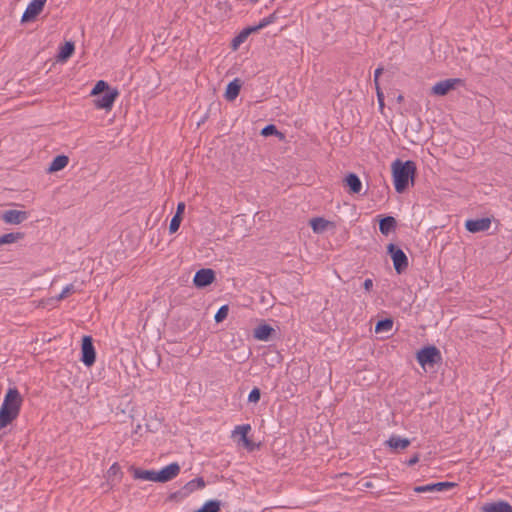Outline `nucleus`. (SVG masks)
I'll list each match as a JSON object with an SVG mask.
<instances>
[{"label": "nucleus", "mask_w": 512, "mask_h": 512, "mask_svg": "<svg viewBox=\"0 0 512 512\" xmlns=\"http://www.w3.org/2000/svg\"><path fill=\"white\" fill-rule=\"evenodd\" d=\"M112 90L108 83L104 80H99L91 91L92 96H98L100 94L106 93L107 91Z\"/></svg>", "instance_id": "obj_29"}, {"label": "nucleus", "mask_w": 512, "mask_h": 512, "mask_svg": "<svg viewBox=\"0 0 512 512\" xmlns=\"http://www.w3.org/2000/svg\"><path fill=\"white\" fill-rule=\"evenodd\" d=\"M329 224L330 222L322 217H315L310 220V226L315 233H321L325 231Z\"/></svg>", "instance_id": "obj_25"}, {"label": "nucleus", "mask_w": 512, "mask_h": 512, "mask_svg": "<svg viewBox=\"0 0 512 512\" xmlns=\"http://www.w3.org/2000/svg\"><path fill=\"white\" fill-rule=\"evenodd\" d=\"M241 441L248 450L252 451L254 449L255 444L248 437Z\"/></svg>", "instance_id": "obj_42"}, {"label": "nucleus", "mask_w": 512, "mask_h": 512, "mask_svg": "<svg viewBox=\"0 0 512 512\" xmlns=\"http://www.w3.org/2000/svg\"><path fill=\"white\" fill-rule=\"evenodd\" d=\"M221 505L222 503L219 500H208L202 505V507H200L195 512H220Z\"/></svg>", "instance_id": "obj_24"}, {"label": "nucleus", "mask_w": 512, "mask_h": 512, "mask_svg": "<svg viewBox=\"0 0 512 512\" xmlns=\"http://www.w3.org/2000/svg\"><path fill=\"white\" fill-rule=\"evenodd\" d=\"M383 72V68H377L374 72V83H375V86H379V76L382 74Z\"/></svg>", "instance_id": "obj_43"}, {"label": "nucleus", "mask_w": 512, "mask_h": 512, "mask_svg": "<svg viewBox=\"0 0 512 512\" xmlns=\"http://www.w3.org/2000/svg\"><path fill=\"white\" fill-rule=\"evenodd\" d=\"M363 487H364V488H372V487H373V483H372V482H370V481H367V482H365V483L363 484Z\"/></svg>", "instance_id": "obj_45"}, {"label": "nucleus", "mask_w": 512, "mask_h": 512, "mask_svg": "<svg viewBox=\"0 0 512 512\" xmlns=\"http://www.w3.org/2000/svg\"><path fill=\"white\" fill-rule=\"evenodd\" d=\"M81 361L87 367H91L96 361V351L93 345V338L85 335L81 344Z\"/></svg>", "instance_id": "obj_5"}, {"label": "nucleus", "mask_w": 512, "mask_h": 512, "mask_svg": "<svg viewBox=\"0 0 512 512\" xmlns=\"http://www.w3.org/2000/svg\"><path fill=\"white\" fill-rule=\"evenodd\" d=\"M403 99H404V98H403V96H402V95H399V96L397 97V101H398V102L403 101Z\"/></svg>", "instance_id": "obj_46"}, {"label": "nucleus", "mask_w": 512, "mask_h": 512, "mask_svg": "<svg viewBox=\"0 0 512 512\" xmlns=\"http://www.w3.org/2000/svg\"><path fill=\"white\" fill-rule=\"evenodd\" d=\"M24 234L21 232H10L0 236V246L5 244L15 243L20 239H23Z\"/></svg>", "instance_id": "obj_27"}, {"label": "nucleus", "mask_w": 512, "mask_h": 512, "mask_svg": "<svg viewBox=\"0 0 512 512\" xmlns=\"http://www.w3.org/2000/svg\"><path fill=\"white\" fill-rule=\"evenodd\" d=\"M188 496H189V494H188V492L185 490V488L183 486L181 489H179V490H177L175 492L170 493L169 496H168V500L169 501H173V502H180V501L184 500Z\"/></svg>", "instance_id": "obj_30"}, {"label": "nucleus", "mask_w": 512, "mask_h": 512, "mask_svg": "<svg viewBox=\"0 0 512 512\" xmlns=\"http://www.w3.org/2000/svg\"><path fill=\"white\" fill-rule=\"evenodd\" d=\"M455 486H457L456 483L445 481V482H437V483H430V484L421 485V486H415L413 490L416 493H426V492L433 493V492L446 491L451 488H454Z\"/></svg>", "instance_id": "obj_8"}, {"label": "nucleus", "mask_w": 512, "mask_h": 512, "mask_svg": "<svg viewBox=\"0 0 512 512\" xmlns=\"http://www.w3.org/2000/svg\"><path fill=\"white\" fill-rule=\"evenodd\" d=\"M23 398L17 388H9L0 407V430L15 420L21 409Z\"/></svg>", "instance_id": "obj_2"}, {"label": "nucleus", "mask_w": 512, "mask_h": 512, "mask_svg": "<svg viewBox=\"0 0 512 512\" xmlns=\"http://www.w3.org/2000/svg\"><path fill=\"white\" fill-rule=\"evenodd\" d=\"M391 169L396 192L404 193L407 190L409 183H414L417 173L415 162L412 160L402 161L400 159H396L392 163Z\"/></svg>", "instance_id": "obj_1"}, {"label": "nucleus", "mask_w": 512, "mask_h": 512, "mask_svg": "<svg viewBox=\"0 0 512 512\" xmlns=\"http://www.w3.org/2000/svg\"><path fill=\"white\" fill-rule=\"evenodd\" d=\"M258 31L257 28L255 26H250V27H247V28H244L236 37H234V39L232 40V48L233 49H237L240 44H242L246 39L247 37L253 33V32H256Z\"/></svg>", "instance_id": "obj_22"}, {"label": "nucleus", "mask_w": 512, "mask_h": 512, "mask_svg": "<svg viewBox=\"0 0 512 512\" xmlns=\"http://www.w3.org/2000/svg\"><path fill=\"white\" fill-rule=\"evenodd\" d=\"M74 291V287L72 284L66 286L62 292L60 293L58 299H64L68 294L72 293Z\"/></svg>", "instance_id": "obj_39"}, {"label": "nucleus", "mask_w": 512, "mask_h": 512, "mask_svg": "<svg viewBox=\"0 0 512 512\" xmlns=\"http://www.w3.org/2000/svg\"><path fill=\"white\" fill-rule=\"evenodd\" d=\"M75 44L72 41H66L64 45L59 47V52L56 56L57 62H66L74 53Z\"/></svg>", "instance_id": "obj_19"}, {"label": "nucleus", "mask_w": 512, "mask_h": 512, "mask_svg": "<svg viewBox=\"0 0 512 512\" xmlns=\"http://www.w3.org/2000/svg\"><path fill=\"white\" fill-rule=\"evenodd\" d=\"M251 430L250 424L238 425L235 427L234 433L241 435V440L247 438L248 432Z\"/></svg>", "instance_id": "obj_35"}, {"label": "nucleus", "mask_w": 512, "mask_h": 512, "mask_svg": "<svg viewBox=\"0 0 512 512\" xmlns=\"http://www.w3.org/2000/svg\"><path fill=\"white\" fill-rule=\"evenodd\" d=\"M118 95L117 89L107 91L94 100V105L98 109L111 110Z\"/></svg>", "instance_id": "obj_10"}, {"label": "nucleus", "mask_w": 512, "mask_h": 512, "mask_svg": "<svg viewBox=\"0 0 512 512\" xmlns=\"http://www.w3.org/2000/svg\"><path fill=\"white\" fill-rule=\"evenodd\" d=\"M258 0H250V2L252 3H256Z\"/></svg>", "instance_id": "obj_47"}, {"label": "nucleus", "mask_w": 512, "mask_h": 512, "mask_svg": "<svg viewBox=\"0 0 512 512\" xmlns=\"http://www.w3.org/2000/svg\"><path fill=\"white\" fill-rule=\"evenodd\" d=\"M205 485H206V483H205V480H204L203 477H196L195 479L187 482L184 485V488L188 492V494L190 495L195 490L204 488Z\"/></svg>", "instance_id": "obj_26"}, {"label": "nucleus", "mask_w": 512, "mask_h": 512, "mask_svg": "<svg viewBox=\"0 0 512 512\" xmlns=\"http://www.w3.org/2000/svg\"><path fill=\"white\" fill-rule=\"evenodd\" d=\"M184 210H185V203L184 202H179L178 205H177V209H176L175 215H178L179 217H182V215L184 213Z\"/></svg>", "instance_id": "obj_41"}, {"label": "nucleus", "mask_w": 512, "mask_h": 512, "mask_svg": "<svg viewBox=\"0 0 512 512\" xmlns=\"http://www.w3.org/2000/svg\"><path fill=\"white\" fill-rule=\"evenodd\" d=\"M241 87L242 82L239 78H235L234 80L229 82L224 93L225 99L227 101L235 100L240 93Z\"/></svg>", "instance_id": "obj_17"}, {"label": "nucleus", "mask_w": 512, "mask_h": 512, "mask_svg": "<svg viewBox=\"0 0 512 512\" xmlns=\"http://www.w3.org/2000/svg\"><path fill=\"white\" fill-rule=\"evenodd\" d=\"M180 473V466L177 462L170 463L157 472L159 483H166L173 480Z\"/></svg>", "instance_id": "obj_11"}, {"label": "nucleus", "mask_w": 512, "mask_h": 512, "mask_svg": "<svg viewBox=\"0 0 512 512\" xmlns=\"http://www.w3.org/2000/svg\"><path fill=\"white\" fill-rule=\"evenodd\" d=\"M109 476H115L117 474H121V469L118 463L112 464V466L108 470Z\"/></svg>", "instance_id": "obj_38"}, {"label": "nucleus", "mask_w": 512, "mask_h": 512, "mask_svg": "<svg viewBox=\"0 0 512 512\" xmlns=\"http://www.w3.org/2000/svg\"><path fill=\"white\" fill-rule=\"evenodd\" d=\"M215 272L210 268H202L198 270L193 278V284L196 288L202 289L215 281Z\"/></svg>", "instance_id": "obj_6"}, {"label": "nucleus", "mask_w": 512, "mask_h": 512, "mask_svg": "<svg viewBox=\"0 0 512 512\" xmlns=\"http://www.w3.org/2000/svg\"><path fill=\"white\" fill-rule=\"evenodd\" d=\"M229 307L228 305L221 306L218 311L216 312L214 319L216 323H220L226 319L228 316Z\"/></svg>", "instance_id": "obj_31"}, {"label": "nucleus", "mask_w": 512, "mask_h": 512, "mask_svg": "<svg viewBox=\"0 0 512 512\" xmlns=\"http://www.w3.org/2000/svg\"><path fill=\"white\" fill-rule=\"evenodd\" d=\"M373 287V281L372 279L370 278H367L365 279L364 283H363V288L366 290V291H370Z\"/></svg>", "instance_id": "obj_44"}, {"label": "nucleus", "mask_w": 512, "mask_h": 512, "mask_svg": "<svg viewBox=\"0 0 512 512\" xmlns=\"http://www.w3.org/2000/svg\"><path fill=\"white\" fill-rule=\"evenodd\" d=\"M261 398V391L258 387H254L249 395H248V402L249 403H257Z\"/></svg>", "instance_id": "obj_36"}, {"label": "nucleus", "mask_w": 512, "mask_h": 512, "mask_svg": "<svg viewBox=\"0 0 512 512\" xmlns=\"http://www.w3.org/2000/svg\"><path fill=\"white\" fill-rule=\"evenodd\" d=\"M277 19V15H276V12L270 14L269 16L263 18L258 25H256L255 27L257 28V30L259 29H262L266 26H268L269 24H272L273 22H275V20Z\"/></svg>", "instance_id": "obj_32"}, {"label": "nucleus", "mask_w": 512, "mask_h": 512, "mask_svg": "<svg viewBox=\"0 0 512 512\" xmlns=\"http://www.w3.org/2000/svg\"><path fill=\"white\" fill-rule=\"evenodd\" d=\"M129 470L132 473L134 479H141V480L159 482V478H158V475H157L158 471L143 470V469L137 468L135 466H130Z\"/></svg>", "instance_id": "obj_15"}, {"label": "nucleus", "mask_w": 512, "mask_h": 512, "mask_svg": "<svg viewBox=\"0 0 512 512\" xmlns=\"http://www.w3.org/2000/svg\"><path fill=\"white\" fill-rule=\"evenodd\" d=\"M344 184L349 189L350 194H359L362 189V182L357 174L349 173L344 178Z\"/></svg>", "instance_id": "obj_16"}, {"label": "nucleus", "mask_w": 512, "mask_h": 512, "mask_svg": "<svg viewBox=\"0 0 512 512\" xmlns=\"http://www.w3.org/2000/svg\"><path fill=\"white\" fill-rule=\"evenodd\" d=\"M261 135L263 136H272V135H281V133L278 131L276 126L274 124L266 125L262 131Z\"/></svg>", "instance_id": "obj_34"}, {"label": "nucleus", "mask_w": 512, "mask_h": 512, "mask_svg": "<svg viewBox=\"0 0 512 512\" xmlns=\"http://www.w3.org/2000/svg\"><path fill=\"white\" fill-rule=\"evenodd\" d=\"M417 362L425 368L428 366H434L442 361V355L440 350L434 345H428L420 349L416 353Z\"/></svg>", "instance_id": "obj_3"}, {"label": "nucleus", "mask_w": 512, "mask_h": 512, "mask_svg": "<svg viewBox=\"0 0 512 512\" xmlns=\"http://www.w3.org/2000/svg\"><path fill=\"white\" fill-rule=\"evenodd\" d=\"M483 512H512V506L507 501L486 503L482 507Z\"/></svg>", "instance_id": "obj_18"}, {"label": "nucleus", "mask_w": 512, "mask_h": 512, "mask_svg": "<svg viewBox=\"0 0 512 512\" xmlns=\"http://www.w3.org/2000/svg\"><path fill=\"white\" fill-rule=\"evenodd\" d=\"M419 459H420V455L419 453H415L408 461H407V465L408 466H413L415 465L416 463L419 462Z\"/></svg>", "instance_id": "obj_40"}, {"label": "nucleus", "mask_w": 512, "mask_h": 512, "mask_svg": "<svg viewBox=\"0 0 512 512\" xmlns=\"http://www.w3.org/2000/svg\"><path fill=\"white\" fill-rule=\"evenodd\" d=\"M47 0H32L24 11L21 22L33 21L43 10Z\"/></svg>", "instance_id": "obj_7"}, {"label": "nucleus", "mask_w": 512, "mask_h": 512, "mask_svg": "<svg viewBox=\"0 0 512 512\" xmlns=\"http://www.w3.org/2000/svg\"><path fill=\"white\" fill-rule=\"evenodd\" d=\"M491 219L488 217L480 219H469L465 222V228L470 233L487 231L490 228Z\"/></svg>", "instance_id": "obj_12"}, {"label": "nucleus", "mask_w": 512, "mask_h": 512, "mask_svg": "<svg viewBox=\"0 0 512 512\" xmlns=\"http://www.w3.org/2000/svg\"><path fill=\"white\" fill-rule=\"evenodd\" d=\"M375 87H376L377 100L379 103V107H380V109H383L384 108V94H383L380 86H375Z\"/></svg>", "instance_id": "obj_37"}, {"label": "nucleus", "mask_w": 512, "mask_h": 512, "mask_svg": "<svg viewBox=\"0 0 512 512\" xmlns=\"http://www.w3.org/2000/svg\"><path fill=\"white\" fill-rule=\"evenodd\" d=\"M69 162V158L66 155H57L53 161L51 162L48 171L49 172H57L64 169Z\"/></svg>", "instance_id": "obj_23"}, {"label": "nucleus", "mask_w": 512, "mask_h": 512, "mask_svg": "<svg viewBox=\"0 0 512 512\" xmlns=\"http://www.w3.org/2000/svg\"><path fill=\"white\" fill-rule=\"evenodd\" d=\"M387 254L391 257L397 274H402L407 270L408 258L400 247L396 244L389 243L387 246Z\"/></svg>", "instance_id": "obj_4"}, {"label": "nucleus", "mask_w": 512, "mask_h": 512, "mask_svg": "<svg viewBox=\"0 0 512 512\" xmlns=\"http://www.w3.org/2000/svg\"><path fill=\"white\" fill-rule=\"evenodd\" d=\"M460 82L461 80L458 78H451L439 81L431 88V94L445 96L451 90L455 89L456 85L459 84Z\"/></svg>", "instance_id": "obj_9"}, {"label": "nucleus", "mask_w": 512, "mask_h": 512, "mask_svg": "<svg viewBox=\"0 0 512 512\" xmlns=\"http://www.w3.org/2000/svg\"><path fill=\"white\" fill-rule=\"evenodd\" d=\"M1 219L7 224H20L28 219V212L20 210H6L2 213Z\"/></svg>", "instance_id": "obj_13"}, {"label": "nucleus", "mask_w": 512, "mask_h": 512, "mask_svg": "<svg viewBox=\"0 0 512 512\" xmlns=\"http://www.w3.org/2000/svg\"><path fill=\"white\" fill-rule=\"evenodd\" d=\"M275 334V329L267 323L259 324L253 331V337L259 341H269Z\"/></svg>", "instance_id": "obj_14"}, {"label": "nucleus", "mask_w": 512, "mask_h": 512, "mask_svg": "<svg viewBox=\"0 0 512 512\" xmlns=\"http://www.w3.org/2000/svg\"><path fill=\"white\" fill-rule=\"evenodd\" d=\"M397 221L393 216H384L379 220V230L383 235H389L395 230Z\"/></svg>", "instance_id": "obj_20"}, {"label": "nucleus", "mask_w": 512, "mask_h": 512, "mask_svg": "<svg viewBox=\"0 0 512 512\" xmlns=\"http://www.w3.org/2000/svg\"><path fill=\"white\" fill-rule=\"evenodd\" d=\"M393 327V319L392 318H384L379 320L375 325V332H389Z\"/></svg>", "instance_id": "obj_28"}, {"label": "nucleus", "mask_w": 512, "mask_h": 512, "mask_svg": "<svg viewBox=\"0 0 512 512\" xmlns=\"http://www.w3.org/2000/svg\"><path fill=\"white\" fill-rule=\"evenodd\" d=\"M387 445L392 449H406L411 441L408 438H401L397 435H392L387 441Z\"/></svg>", "instance_id": "obj_21"}, {"label": "nucleus", "mask_w": 512, "mask_h": 512, "mask_svg": "<svg viewBox=\"0 0 512 512\" xmlns=\"http://www.w3.org/2000/svg\"><path fill=\"white\" fill-rule=\"evenodd\" d=\"M181 221H182V217H179L178 215H174L170 221V225H169V232L171 234L175 233L178 231L179 227H180V224H181Z\"/></svg>", "instance_id": "obj_33"}]
</instances>
